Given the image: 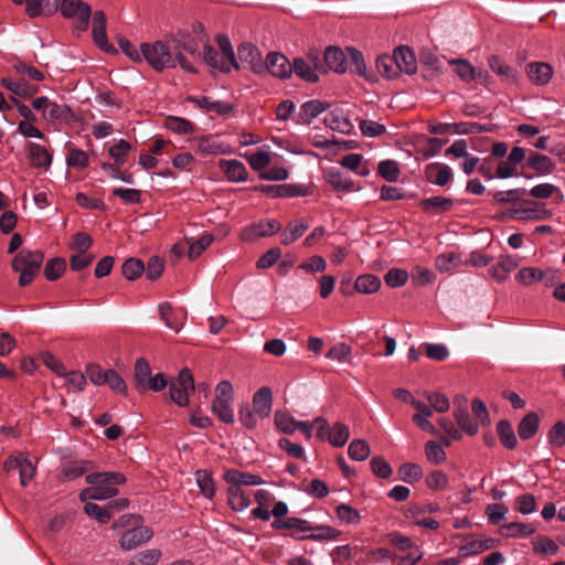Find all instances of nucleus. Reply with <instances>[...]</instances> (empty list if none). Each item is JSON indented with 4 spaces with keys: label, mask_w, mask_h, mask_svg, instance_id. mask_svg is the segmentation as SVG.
<instances>
[{
    "label": "nucleus",
    "mask_w": 565,
    "mask_h": 565,
    "mask_svg": "<svg viewBox=\"0 0 565 565\" xmlns=\"http://www.w3.org/2000/svg\"><path fill=\"white\" fill-rule=\"evenodd\" d=\"M532 544L533 551L541 555H555L559 551L558 545L547 536H540Z\"/></svg>",
    "instance_id": "13d9d810"
},
{
    "label": "nucleus",
    "mask_w": 565,
    "mask_h": 565,
    "mask_svg": "<svg viewBox=\"0 0 565 565\" xmlns=\"http://www.w3.org/2000/svg\"><path fill=\"white\" fill-rule=\"evenodd\" d=\"M1 85L20 97H30L38 93V87L29 84L25 79L14 82L10 78H2Z\"/></svg>",
    "instance_id": "7c9ffc66"
},
{
    "label": "nucleus",
    "mask_w": 565,
    "mask_h": 565,
    "mask_svg": "<svg viewBox=\"0 0 565 565\" xmlns=\"http://www.w3.org/2000/svg\"><path fill=\"white\" fill-rule=\"evenodd\" d=\"M526 190L523 188L511 189L508 191H497L492 193L493 200L497 204H516L520 196L525 194Z\"/></svg>",
    "instance_id": "de8ad7c7"
},
{
    "label": "nucleus",
    "mask_w": 565,
    "mask_h": 565,
    "mask_svg": "<svg viewBox=\"0 0 565 565\" xmlns=\"http://www.w3.org/2000/svg\"><path fill=\"white\" fill-rule=\"evenodd\" d=\"M497 434L501 444L507 449H514L518 446V439L514 429L508 419H501L498 422Z\"/></svg>",
    "instance_id": "72a5a7b5"
},
{
    "label": "nucleus",
    "mask_w": 565,
    "mask_h": 565,
    "mask_svg": "<svg viewBox=\"0 0 565 565\" xmlns=\"http://www.w3.org/2000/svg\"><path fill=\"white\" fill-rule=\"evenodd\" d=\"M526 166L542 175L552 173L555 168V163L550 157L534 151L530 152Z\"/></svg>",
    "instance_id": "cd10ccee"
},
{
    "label": "nucleus",
    "mask_w": 565,
    "mask_h": 565,
    "mask_svg": "<svg viewBox=\"0 0 565 565\" xmlns=\"http://www.w3.org/2000/svg\"><path fill=\"white\" fill-rule=\"evenodd\" d=\"M446 457L443 446L433 440L426 441V460L435 465H440L446 460Z\"/></svg>",
    "instance_id": "e2e57ef3"
},
{
    "label": "nucleus",
    "mask_w": 565,
    "mask_h": 565,
    "mask_svg": "<svg viewBox=\"0 0 565 565\" xmlns=\"http://www.w3.org/2000/svg\"><path fill=\"white\" fill-rule=\"evenodd\" d=\"M324 125L331 130L340 134H350L353 129V124L340 109L330 111L324 117Z\"/></svg>",
    "instance_id": "b1692460"
},
{
    "label": "nucleus",
    "mask_w": 565,
    "mask_h": 565,
    "mask_svg": "<svg viewBox=\"0 0 565 565\" xmlns=\"http://www.w3.org/2000/svg\"><path fill=\"white\" fill-rule=\"evenodd\" d=\"M308 230V224L303 221L290 223L280 234V242L284 245H290L301 237Z\"/></svg>",
    "instance_id": "58836bf2"
},
{
    "label": "nucleus",
    "mask_w": 565,
    "mask_h": 565,
    "mask_svg": "<svg viewBox=\"0 0 565 565\" xmlns=\"http://www.w3.org/2000/svg\"><path fill=\"white\" fill-rule=\"evenodd\" d=\"M61 13L67 19L75 20L77 30L85 31L88 29L92 9L89 4L82 0H63L61 2Z\"/></svg>",
    "instance_id": "423d86ee"
},
{
    "label": "nucleus",
    "mask_w": 565,
    "mask_h": 565,
    "mask_svg": "<svg viewBox=\"0 0 565 565\" xmlns=\"http://www.w3.org/2000/svg\"><path fill=\"white\" fill-rule=\"evenodd\" d=\"M448 64L455 65V73L462 81L470 82L477 78L475 67L467 60H451Z\"/></svg>",
    "instance_id": "864d4df0"
},
{
    "label": "nucleus",
    "mask_w": 565,
    "mask_h": 565,
    "mask_svg": "<svg viewBox=\"0 0 565 565\" xmlns=\"http://www.w3.org/2000/svg\"><path fill=\"white\" fill-rule=\"evenodd\" d=\"M499 543V540L491 537L484 540H475L461 546L459 552L461 556L476 555L498 546Z\"/></svg>",
    "instance_id": "2f4dec72"
},
{
    "label": "nucleus",
    "mask_w": 565,
    "mask_h": 565,
    "mask_svg": "<svg viewBox=\"0 0 565 565\" xmlns=\"http://www.w3.org/2000/svg\"><path fill=\"white\" fill-rule=\"evenodd\" d=\"M32 107L35 110H41L43 118L50 122L61 120L70 113V108L66 105L52 102L46 96L33 99Z\"/></svg>",
    "instance_id": "9b49d317"
},
{
    "label": "nucleus",
    "mask_w": 565,
    "mask_h": 565,
    "mask_svg": "<svg viewBox=\"0 0 565 565\" xmlns=\"http://www.w3.org/2000/svg\"><path fill=\"white\" fill-rule=\"evenodd\" d=\"M502 530H505V534L512 537H526L535 532V527L533 525L521 522H511L505 524Z\"/></svg>",
    "instance_id": "6e6d98bb"
},
{
    "label": "nucleus",
    "mask_w": 565,
    "mask_h": 565,
    "mask_svg": "<svg viewBox=\"0 0 565 565\" xmlns=\"http://www.w3.org/2000/svg\"><path fill=\"white\" fill-rule=\"evenodd\" d=\"M236 58L239 68L250 70L255 74H264L263 56L254 44L242 43L237 49Z\"/></svg>",
    "instance_id": "9d476101"
},
{
    "label": "nucleus",
    "mask_w": 565,
    "mask_h": 565,
    "mask_svg": "<svg viewBox=\"0 0 565 565\" xmlns=\"http://www.w3.org/2000/svg\"><path fill=\"white\" fill-rule=\"evenodd\" d=\"M348 452L352 460L364 461L369 458L371 449L364 439H354L349 445Z\"/></svg>",
    "instance_id": "3c124183"
},
{
    "label": "nucleus",
    "mask_w": 565,
    "mask_h": 565,
    "mask_svg": "<svg viewBox=\"0 0 565 565\" xmlns=\"http://www.w3.org/2000/svg\"><path fill=\"white\" fill-rule=\"evenodd\" d=\"M142 52L143 60H146L149 65L158 72H161L164 68L175 67L178 64L171 38L166 42L157 41L154 43H142Z\"/></svg>",
    "instance_id": "f03ea898"
},
{
    "label": "nucleus",
    "mask_w": 565,
    "mask_h": 565,
    "mask_svg": "<svg viewBox=\"0 0 565 565\" xmlns=\"http://www.w3.org/2000/svg\"><path fill=\"white\" fill-rule=\"evenodd\" d=\"M224 480L233 486L242 488V486H260L265 481L256 475L242 472L237 469H230L224 473Z\"/></svg>",
    "instance_id": "5701e85b"
},
{
    "label": "nucleus",
    "mask_w": 565,
    "mask_h": 565,
    "mask_svg": "<svg viewBox=\"0 0 565 565\" xmlns=\"http://www.w3.org/2000/svg\"><path fill=\"white\" fill-rule=\"evenodd\" d=\"M161 557L159 550H146L135 555L128 565H156Z\"/></svg>",
    "instance_id": "bf43d9fd"
},
{
    "label": "nucleus",
    "mask_w": 565,
    "mask_h": 565,
    "mask_svg": "<svg viewBox=\"0 0 565 565\" xmlns=\"http://www.w3.org/2000/svg\"><path fill=\"white\" fill-rule=\"evenodd\" d=\"M29 154L32 166L36 168H49L52 163V154L46 148L39 143H30Z\"/></svg>",
    "instance_id": "473e14b6"
},
{
    "label": "nucleus",
    "mask_w": 565,
    "mask_h": 565,
    "mask_svg": "<svg viewBox=\"0 0 565 565\" xmlns=\"http://www.w3.org/2000/svg\"><path fill=\"white\" fill-rule=\"evenodd\" d=\"M287 529L291 530V536L297 540H305V533L312 530L309 521L299 518H287Z\"/></svg>",
    "instance_id": "c03bdc74"
},
{
    "label": "nucleus",
    "mask_w": 565,
    "mask_h": 565,
    "mask_svg": "<svg viewBox=\"0 0 565 565\" xmlns=\"http://www.w3.org/2000/svg\"><path fill=\"white\" fill-rule=\"evenodd\" d=\"M220 168L226 173L231 182H244L247 180V170L238 160H221Z\"/></svg>",
    "instance_id": "393cba45"
},
{
    "label": "nucleus",
    "mask_w": 565,
    "mask_h": 565,
    "mask_svg": "<svg viewBox=\"0 0 565 565\" xmlns=\"http://www.w3.org/2000/svg\"><path fill=\"white\" fill-rule=\"evenodd\" d=\"M323 60L330 71L344 73L348 70V54L339 47H328L324 52Z\"/></svg>",
    "instance_id": "f3484780"
},
{
    "label": "nucleus",
    "mask_w": 565,
    "mask_h": 565,
    "mask_svg": "<svg viewBox=\"0 0 565 565\" xmlns=\"http://www.w3.org/2000/svg\"><path fill=\"white\" fill-rule=\"evenodd\" d=\"M349 437V427L345 424L337 423L331 427L326 440L335 447H342L347 444Z\"/></svg>",
    "instance_id": "79ce46f5"
},
{
    "label": "nucleus",
    "mask_w": 565,
    "mask_h": 565,
    "mask_svg": "<svg viewBox=\"0 0 565 565\" xmlns=\"http://www.w3.org/2000/svg\"><path fill=\"white\" fill-rule=\"evenodd\" d=\"M44 255L41 250H20L12 260V269L20 273L19 285L25 287L30 285L40 273Z\"/></svg>",
    "instance_id": "20e7f679"
},
{
    "label": "nucleus",
    "mask_w": 565,
    "mask_h": 565,
    "mask_svg": "<svg viewBox=\"0 0 565 565\" xmlns=\"http://www.w3.org/2000/svg\"><path fill=\"white\" fill-rule=\"evenodd\" d=\"M244 158L255 171H260L270 163V148L266 145L262 146L256 152L244 154Z\"/></svg>",
    "instance_id": "c9c22d12"
},
{
    "label": "nucleus",
    "mask_w": 565,
    "mask_h": 565,
    "mask_svg": "<svg viewBox=\"0 0 565 565\" xmlns=\"http://www.w3.org/2000/svg\"><path fill=\"white\" fill-rule=\"evenodd\" d=\"M452 178V170L449 166L434 162L426 167V179L431 183L444 186Z\"/></svg>",
    "instance_id": "6ab92c4d"
},
{
    "label": "nucleus",
    "mask_w": 565,
    "mask_h": 565,
    "mask_svg": "<svg viewBox=\"0 0 565 565\" xmlns=\"http://www.w3.org/2000/svg\"><path fill=\"white\" fill-rule=\"evenodd\" d=\"M381 287L379 277L372 274L361 275L355 280V289L362 294H373Z\"/></svg>",
    "instance_id": "37998d69"
},
{
    "label": "nucleus",
    "mask_w": 565,
    "mask_h": 565,
    "mask_svg": "<svg viewBox=\"0 0 565 565\" xmlns=\"http://www.w3.org/2000/svg\"><path fill=\"white\" fill-rule=\"evenodd\" d=\"M454 417L460 427V431H465L469 436H475L478 433L477 422L469 415L465 408H456L454 411Z\"/></svg>",
    "instance_id": "e433bc0d"
},
{
    "label": "nucleus",
    "mask_w": 565,
    "mask_h": 565,
    "mask_svg": "<svg viewBox=\"0 0 565 565\" xmlns=\"http://www.w3.org/2000/svg\"><path fill=\"white\" fill-rule=\"evenodd\" d=\"M438 424L444 431V435L439 437L446 447L450 446L451 440H460L462 438V433L455 427L452 422L441 418Z\"/></svg>",
    "instance_id": "603ef678"
},
{
    "label": "nucleus",
    "mask_w": 565,
    "mask_h": 565,
    "mask_svg": "<svg viewBox=\"0 0 565 565\" xmlns=\"http://www.w3.org/2000/svg\"><path fill=\"white\" fill-rule=\"evenodd\" d=\"M377 72L387 79L396 78L398 73V64L394 58V55H381L376 58Z\"/></svg>",
    "instance_id": "f704fd0d"
},
{
    "label": "nucleus",
    "mask_w": 565,
    "mask_h": 565,
    "mask_svg": "<svg viewBox=\"0 0 565 565\" xmlns=\"http://www.w3.org/2000/svg\"><path fill=\"white\" fill-rule=\"evenodd\" d=\"M379 173L382 178L390 182L398 179L399 168L398 163L394 160H384L379 163Z\"/></svg>",
    "instance_id": "774afa93"
},
{
    "label": "nucleus",
    "mask_w": 565,
    "mask_h": 565,
    "mask_svg": "<svg viewBox=\"0 0 565 565\" xmlns=\"http://www.w3.org/2000/svg\"><path fill=\"white\" fill-rule=\"evenodd\" d=\"M201 56L206 64L221 72L226 73L234 68L232 60H226V57L222 56L221 52L209 44H204Z\"/></svg>",
    "instance_id": "a211bd4d"
},
{
    "label": "nucleus",
    "mask_w": 565,
    "mask_h": 565,
    "mask_svg": "<svg viewBox=\"0 0 565 565\" xmlns=\"http://www.w3.org/2000/svg\"><path fill=\"white\" fill-rule=\"evenodd\" d=\"M540 428V417L536 413L526 414L519 423L518 434L522 440L531 439Z\"/></svg>",
    "instance_id": "bb28decb"
},
{
    "label": "nucleus",
    "mask_w": 565,
    "mask_h": 565,
    "mask_svg": "<svg viewBox=\"0 0 565 565\" xmlns=\"http://www.w3.org/2000/svg\"><path fill=\"white\" fill-rule=\"evenodd\" d=\"M258 413L248 403H242L238 408V420L248 430H253L258 425Z\"/></svg>",
    "instance_id": "4c0bfd02"
},
{
    "label": "nucleus",
    "mask_w": 565,
    "mask_h": 565,
    "mask_svg": "<svg viewBox=\"0 0 565 565\" xmlns=\"http://www.w3.org/2000/svg\"><path fill=\"white\" fill-rule=\"evenodd\" d=\"M347 54L348 65L350 64L352 66L351 71L364 76L366 74V65L362 53L356 49L348 47Z\"/></svg>",
    "instance_id": "4d7b16f0"
},
{
    "label": "nucleus",
    "mask_w": 565,
    "mask_h": 565,
    "mask_svg": "<svg viewBox=\"0 0 565 565\" xmlns=\"http://www.w3.org/2000/svg\"><path fill=\"white\" fill-rule=\"evenodd\" d=\"M230 507L237 512L245 511L250 505L249 494L237 486L231 484L227 489Z\"/></svg>",
    "instance_id": "a878e982"
},
{
    "label": "nucleus",
    "mask_w": 565,
    "mask_h": 565,
    "mask_svg": "<svg viewBox=\"0 0 565 565\" xmlns=\"http://www.w3.org/2000/svg\"><path fill=\"white\" fill-rule=\"evenodd\" d=\"M130 149L131 146L127 140L119 139L114 146L109 148L108 154L114 160L116 166H122L126 162V157Z\"/></svg>",
    "instance_id": "8fccbe9b"
},
{
    "label": "nucleus",
    "mask_w": 565,
    "mask_h": 565,
    "mask_svg": "<svg viewBox=\"0 0 565 565\" xmlns=\"http://www.w3.org/2000/svg\"><path fill=\"white\" fill-rule=\"evenodd\" d=\"M298 269H301L308 274L322 273L327 269V262L324 260L323 257L319 255H313L308 259L303 260L298 266Z\"/></svg>",
    "instance_id": "680f3d73"
},
{
    "label": "nucleus",
    "mask_w": 565,
    "mask_h": 565,
    "mask_svg": "<svg viewBox=\"0 0 565 565\" xmlns=\"http://www.w3.org/2000/svg\"><path fill=\"white\" fill-rule=\"evenodd\" d=\"M234 403V388L230 381H221L215 388V397L212 401L211 409L217 418L231 425L235 422V414L233 409Z\"/></svg>",
    "instance_id": "39448f33"
},
{
    "label": "nucleus",
    "mask_w": 565,
    "mask_h": 565,
    "mask_svg": "<svg viewBox=\"0 0 565 565\" xmlns=\"http://www.w3.org/2000/svg\"><path fill=\"white\" fill-rule=\"evenodd\" d=\"M273 402L274 398L271 388L269 386H262L254 393L252 406L258 413L259 418L264 419L270 415Z\"/></svg>",
    "instance_id": "2eb2a0df"
},
{
    "label": "nucleus",
    "mask_w": 565,
    "mask_h": 565,
    "mask_svg": "<svg viewBox=\"0 0 565 565\" xmlns=\"http://www.w3.org/2000/svg\"><path fill=\"white\" fill-rule=\"evenodd\" d=\"M488 63L491 71L495 74L505 77L509 81H516L518 72L507 65L499 56L491 55L488 60Z\"/></svg>",
    "instance_id": "a19ab883"
},
{
    "label": "nucleus",
    "mask_w": 565,
    "mask_h": 565,
    "mask_svg": "<svg viewBox=\"0 0 565 565\" xmlns=\"http://www.w3.org/2000/svg\"><path fill=\"white\" fill-rule=\"evenodd\" d=\"M195 481L201 493L211 499L215 494V486L211 475L206 470H198L195 472Z\"/></svg>",
    "instance_id": "a18cd8bd"
},
{
    "label": "nucleus",
    "mask_w": 565,
    "mask_h": 565,
    "mask_svg": "<svg viewBox=\"0 0 565 565\" xmlns=\"http://www.w3.org/2000/svg\"><path fill=\"white\" fill-rule=\"evenodd\" d=\"M166 127L174 134L186 135L193 131L194 126L191 121L181 117H169L166 120Z\"/></svg>",
    "instance_id": "5fc2aeb1"
},
{
    "label": "nucleus",
    "mask_w": 565,
    "mask_h": 565,
    "mask_svg": "<svg viewBox=\"0 0 565 565\" xmlns=\"http://www.w3.org/2000/svg\"><path fill=\"white\" fill-rule=\"evenodd\" d=\"M151 376V367L148 361L143 358H139L135 364V380L138 390L146 388V382Z\"/></svg>",
    "instance_id": "09e8293b"
},
{
    "label": "nucleus",
    "mask_w": 565,
    "mask_h": 565,
    "mask_svg": "<svg viewBox=\"0 0 565 565\" xmlns=\"http://www.w3.org/2000/svg\"><path fill=\"white\" fill-rule=\"evenodd\" d=\"M280 230V224L276 220H265L253 224L250 227L244 230L243 238L252 241L257 237L271 236Z\"/></svg>",
    "instance_id": "dca6fc26"
},
{
    "label": "nucleus",
    "mask_w": 565,
    "mask_h": 565,
    "mask_svg": "<svg viewBox=\"0 0 565 565\" xmlns=\"http://www.w3.org/2000/svg\"><path fill=\"white\" fill-rule=\"evenodd\" d=\"M85 481L90 487L81 491L82 502L102 501L115 497L118 493L116 486L125 483L126 478L120 472H96L87 475Z\"/></svg>",
    "instance_id": "f257e3e1"
},
{
    "label": "nucleus",
    "mask_w": 565,
    "mask_h": 565,
    "mask_svg": "<svg viewBox=\"0 0 565 565\" xmlns=\"http://www.w3.org/2000/svg\"><path fill=\"white\" fill-rule=\"evenodd\" d=\"M66 263L63 258H53L47 262L44 268V275L47 280H56L65 271Z\"/></svg>",
    "instance_id": "69168bd1"
},
{
    "label": "nucleus",
    "mask_w": 565,
    "mask_h": 565,
    "mask_svg": "<svg viewBox=\"0 0 565 565\" xmlns=\"http://www.w3.org/2000/svg\"><path fill=\"white\" fill-rule=\"evenodd\" d=\"M329 105L321 100H308L301 105L299 117L303 122L310 124L316 117L326 111Z\"/></svg>",
    "instance_id": "c756f323"
},
{
    "label": "nucleus",
    "mask_w": 565,
    "mask_h": 565,
    "mask_svg": "<svg viewBox=\"0 0 565 565\" xmlns=\"http://www.w3.org/2000/svg\"><path fill=\"white\" fill-rule=\"evenodd\" d=\"M92 31L94 41L99 49L105 52L114 51V47L108 43L106 35V17L100 10L95 11L93 15Z\"/></svg>",
    "instance_id": "4468645a"
},
{
    "label": "nucleus",
    "mask_w": 565,
    "mask_h": 565,
    "mask_svg": "<svg viewBox=\"0 0 565 565\" xmlns=\"http://www.w3.org/2000/svg\"><path fill=\"white\" fill-rule=\"evenodd\" d=\"M395 398L413 405L418 412L413 416L414 422L419 426L424 427V404L416 399L412 393L405 388H396L393 391Z\"/></svg>",
    "instance_id": "c85d7f7f"
},
{
    "label": "nucleus",
    "mask_w": 565,
    "mask_h": 565,
    "mask_svg": "<svg viewBox=\"0 0 565 565\" xmlns=\"http://www.w3.org/2000/svg\"><path fill=\"white\" fill-rule=\"evenodd\" d=\"M547 439L552 447H563L565 445V423L556 422L547 433Z\"/></svg>",
    "instance_id": "0e129e2a"
},
{
    "label": "nucleus",
    "mask_w": 565,
    "mask_h": 565,
    "mask_svg": "<svg viewBox=\"0 0 565 565\" xmlns=\"http://www.w3.org/2000/svg\"><path fill=\"white\" fill-rule=\"evenodd\" d=\"M172 47L178 58L180 67L189 73H196V68L186 61L183 56L182 51L191 54L192 56L200 57L199 43L190 35H180L171 38Z\"/></svg>",
    "instance_id": "0eeeda50"
},
{
    "label": "nucleus",
    "mask_w": 565,
    "mask_h": 565,
    "mask_svg": "<svg viewBox=\"0 0 565 565\" xmlns=\"http://www.w3.org/2000/svg\"><path fill=\"white\" fill-rule=\"evenodd\" d=\"M525 73L534 85L544 86L550 83L554 70L546 62H531L525 66Z\"/></svg>",
    "instance_id": "ddd939ff"
},
{
    "label": "nucleus",
    "mask_w": 565,
    "mask_h": 565,
    "mask_svg": "<svg viewBox=\"0 0 565 565\" xmlns=\"http://www.w3.org/2000/svg\"><path fill=\"white\" fill-rule=\"evenodd\" d=\"M189 100L199 108L216 115H225L232 110V105L222 100H213L206 96L190 97Z\"/></svg>",
    "instance_id": "aec40b11"
},
{
    "label": "nucleus",
    "mask_w": 565,
    "mask_h": 565,
    "mask_svg": "<svg viewBox=\"0 0 565 565\" xmlns=\"http://www.w3.org/2000/svg\"><path fill=\"white\" fill-rule=\"evenodd\" d=\"M194 390V381L189 369L181 370L179 376L170 382V398L179 406H186L189 392Z\"/></svg>",
    "instance_id": "6e6552de"
},
{
    "label": "nucleus",
    "mask_w": 565,
    "mask_h": 565,
    "mask_svg": "<svg viewBox=\"0 0 565 565\" xmlns=\"http://www.w3.org/2000/svg\"><path fill=\"white\" fill-rule=\"evenodd\" d=\"M140 518L136 515H122L115 523L114 529H120L128 525L132 527L127 530L120 537V546L130 551L148 542L152 536V531L148 526L139 524Z\"/></svg>",
    "instance_id": "7ed1b4c3"
},
{
    "label": "nucleus",
    "mask_w": 565,
    "mask_h": 565,
    "mask_svg": "<svg viewBox=\"0 0 565 565\" xmlns=\"http://www.w3.org/2000/svg\"><path fill=\"white\" fill-rule=\"evenodd\" d=\"M449 482L447 475L441 470H433L426 476V487L431 490H444Z\"/></svg>",
    "instance_id": "338daca9"
},
{
    "label": "nucleus",
    "mask_w": 565,
    "mask_h": 565,
    "mask_svg": "<svg viewBox=\"0 0 565 565\" xmlns=\"http://www.w3.org/2000/svg\"><path fill=\"white\" fill-rule=\"evenodd\" d=\"M161 320L166 327L179 332L182 329V322H179L174 317V311L169 302H161L158 307Z\"/></svg>",
    "instance_id": "49530a36"
},
{
    "label": "nucleus",
    "mask_w": 565,
    "mask_h": 565,
    "mask_svg": "<svg viewBox=\"0 0 565 565\" xmlns=\"http://www.w3.org/2000/svg\"><path fill=\"white\" fill-rule=\"evenodd\" d=\"M26 13L31 18L52 15L60 7V0H25Z\"/></svg>",
    "instance_id": "4be33fe9"
},
{
    "label": "nucleus",
    "mask_w": 565,
    "mask_h": 565,
    "mask_svg": "<svg viewBox=\"0 0 565 565\" xmlns=\"http://www.w3.org/2000/svg\"><path fill=\"white\" fill-rule=\"evenodd\" d=\"M320 67L321 60L317 53H311L307 57H296L291 64L292 74L309 83L319 81Z\"/></svg>",
    "instance_id": "1a4fd4ad"
},
{
    "label": "nucleus",
    "mask_w": 565,
    "mask_h": 565,
    "mask_svg": "<svg viewBox=\"0 0 565 565\" xmlns=\"http://www.w3.org/2000/svg\"><path fill=\"white\" fill-rule=\"evenodd\" d=\"M393 55L398 64V73L411 75L417 71L416 57L409 47L401 46L394 51Z\"/></svg>",
    "instance_id": "412c9836"
},
{
    "label": "nucleus",
    "mask_w": 565,
    "mask_h": 565,
    "mask_svg": "<svg viewBox=\"0 0 565 565\" xmlns=\"http://www.w3.org/2000/svg\"><path fill=\"white\" fill-rule=\"evenodd\" d=\"M264 74L270 73L277 78H289L292 75L291 63L281 53L271 52L267 55L266 61L263 62Z\"/></svg>",
    "instance_id": "f8f14e48"
},
{
    "label": "nucleus",
    "mask_w": 565,
    "mask_h": 565,
    "mask_svg": "<svg viewBox=\"0 0 565 565\" xmlns=\"http://www.w3.org/2000/svg\"><path fill=\"white\" fill-rule=\"evenodd\" d=\"M275 425L284 434H294L298 429L299 420H296L290 414L276 411L274 415Z\"/></svg>",
    "instance_id": "ea45409f"
},
{
    "label": "nucleus",
    "mask_w": 565,
    "mask_h": 565,
    "mask_svg": "<svg viewBox=\"0 0 565 565\" xmlns=\"http://www.w3.org/2000/svg\"><path fill=\"white\" fill-rule=\"evenodd\" d=\"M121 270L126 279L134 280L143 273L145 265L140 259L129 258L122 264Z\"/></svg>",
    "instance_id": "052dcab7"
}]
</instances>
